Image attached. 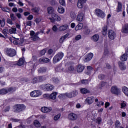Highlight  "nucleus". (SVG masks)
I'll return each mask as SVG.
<instances>
[{
  "label": "nucleus",
  "instance_id": "nucleus-1",
  "mask_svg": "<svg viewBox=\"0 0 128 128\" xmlns=\"http://www.w3.org/2000/svg\"><path fill=\"white\" fill-rule=\"evenodd\" d=\"M16 90V87H10L6 88H2L0 90V94H8V92H14Z\"/></svg>",
  "mask_w": 128,
  "mask_h": 128
},
{
  "label": "nucleus",
  "instance_id": "nucleus-2",
  "mask_svg": "<svg viewBox=\"0 0 128 128\" xmlns=\"http://www.w3.org/2000/svg\"><path fill=\"white\" fill-rule=\"evenodd\" d=\"M64 58V53L62 52H58L56 55H55L53 58V64H56L60 60Z\"/></svg>",
  "mask_w": 128,
  "mask_h": 128
},
{
  "label": "nucleus",
  "instance_id": "nucleus-3",
  "mask_svg": "<svg viewBox=\"0 0 128 128\" xmlns=\"http://www.w3.org/2000/svg\"><path fill=\"white\" fill-rule=\"evenodd\" d=\"M6 52L8 56H14L16 54V51L15 50L12 49V48H6Z\"/></svg>",
  "mask_w": 128,
  "mask_h": 128
},
{
  "label": "nucleus",
  "instance_id": "nucleus-4",
  "mask_svg": "<svg viewBox=\"0 0 128 128\" xmlns=\"http://www.w3.org/2000/svg\"><path fill=\"white\" fill-rule=\"evenodd\" d=\"M41 88L44 90H46L47 92H50L54 90V86L50 84H42L41 86Z\"/></svg>",
  "mask_w": 128,
  "mask_h": 128
},
{
  "label": "nucleus",
  "instance_id": "nucleus-5",
  "mask_svg": "<svg viewBox=\"0 0 128 128\" xmlns=\"http://www.w3.org/2000/svg\"><path fill=\"white\" fill-rule=\"evenodd\" d=\"M56 94L58 93L56 92H54L50 94H44L43 95L44 98H50V100H56Z\"/></svg>",
  "mask_w": 128,
  "mask_h": 128
},
{
  "label": "nucleus",
  "instance_id": "nucleus-6",
  "mask_svg": "<svg viewBox=\"0 0 128 128\" xmlns=\"http://www.w3.org/2000/svg\"><path fill=\"white\" fill-rule=\"evenodd\" d=\"M68 118L71 122H74V120H76L78 118V116L74 113H70L68 116Z\"/></svg>",
  "mask_w": 128,
  "mask_h": 128
},
{
  "label": "nucleus",
  "instance_id": "nucleus-7",
  "mask_svg": "<svg viewBox=\"0 0 128 128\" xmlns=\"http://www.w3.org/2000/svg\"><path fill=\"white\" fill-rule=\"evenodd\" d=\"M95 14L98 18H104L106 17V14L104 11L100 9H96L95 10Z\"/></svg>",
  "mask_w": 128,
  "mask_h": 128
},
{
  "label": "nucleus",
  "instance_id": "nucleus-8",
  "mask_svg": "<svg viewBox=\"0 0 128 128\" xmlns=\"http://www.w3.org/2000/svg\"><path fill=\"white\" fill-rule=\"evenodd\" d=\"M111 92L114 94H116V96H118V94H120V89L118 88L116 86H112L111 88Z\"/></svg>",
  "mask_w": 128,
  "mask_h": 128
},
{
  "label": "nucleus",
  "instance_id": "nucleus-9",
  "mask_svg": "<svg viewBox=\"0 0 128 128\" xmlns=\"http://www.w3.org/2000/svg\"><path fill=\"white\" fill-rule=\"evenodd\" d=\"M16 112H22L26 110V106L24 104H17L15 106Z\"/></svg>",
  "mask_w": 128,
  "mask_h": 128
},
{
  "label": "nucleus",
  "instance_id": "nucleus-10",
  "mask_svg": "<svg viewBox=\"0 0 128 128\" xmlns=\"http://www.w3.org/2000/svg\"><path fill=\"white\" fill-rule=\"evenodd\" d=\"M94 54H92V53H89L84 57L83 60L84 62H90V60L92 58Z\"/></svg>",
  "mask_w": 128,
  "mask_h": 128
},
{
  "label": "nucleus",
  "instance_id": "nucleus-11",
  "mask_svg": "<svg viewBox=\"0 0 128 128\" xmlns=\"http://www.w3.org/2000/svg\"><path fill=\"white\" fill-rule=\"evenodd\" d=\"M30 95L32 98H38V96H42V92L40 90H34L30 92Z\"/></svg>",
  "mask_w": 128,
  "mask_h": 128
},
{
  "label": "nucleus",
  "instance_id": "nucleus-12",
  "mask_svg": "<svg viewBox=\"0 0 128 128\" xmlns=\"http://www.w3.org/2000/svg\"><path fill=\"white\" fill-rule=\"evenodd\" d=\"M68 70H66L67 72H74V66L72 64V62L68 63Z\"/></svg>",
  "mask_w": 128,
  "mask_h": 128
},
{
  "label": "nucleus",
  "instance_id": "nucleus-13",
  "mask_svg": "<svg viewBox=\"0 0 128 128\" xmlns=\"http://www.w3.org/2000/svg\"><path fill=\"white\" fill-rule=\"evenodd\" d=\"M78 92L76 90H74L70 93H68L66 94V96L69 98H74L76 96H78Z\"/></svg>",
  "mask_w": 128,
  "mask_h": 128
},
{
  "label": "nucleus",
  "instance_id": "nucleus-14",
  "mask_svg": "<svg viewBox=\"0 0 128 128\" xmlns=\"http://www.w3.org/2000/svg\"><path fill=\"white\" fill-rule=\"evenodd\" d=\"M108 36L110 40H114L116 38V32L112 30H109L108 32Z\"/></svg>",
  "mask_w": 128,
  "mask_h": 128
},
{
  "label": "nucleus",
  "instance_id": "nucleus-15",
  "mask_svg": "<svg viewBox=\"0 0 128 128\" xmlns=\"http://www.w3.org/2000/svg\"><path fill=\"white\" fill-rule=\"evenodd\" d=\"M94 97L91 96V97H88L85 100H84V103L86 104H92V102H94Z\"/></svg>",
  "mask_w": 128,
  "mask_h": 128
},
{
  "label": "nucleus",
  "instance_id": "nucleus-16",
  "mask_svg": "<svg viewBox=\"0 0 128 128\" xmlns=\"http://www.w3.org/2000/svg\"><path fill=\"white\" fill-rule=\"evenodd\" d=\"M86 0H78L77 6L78 8H82V6L86 4Z\"/></svg>",
  "mask_w": 128,
  "mask_h": 128
},
{
  "label": "nucleus",
  "instance_id": "nucleus-17",
  "mask_svg": "<svg viewBox=\"0 0 128 128\" xmlns=\"http://www.w3.org/2000/svg\"><path fill=\"white\" fill-rule=\"evenodd\" d=\"M76 20L79 22H82V20H84V13L82 12H78Z\"/></svg>",
  "mask_w": 128,
  "mask_h": 128
},
{
  "label": "nucleus",
  "instance_id": "nucleus-18",
  "mask_svg": "<svg viewBox=\"0 0 128 128\" xmlns=\"http://www.w3.org/2000/svg\"><path fill=\"white\" fill-rule=\"evenodd\" d=\"M84 70V66L82 64H78L76 66V72H82Z\"/></svg>",
  "mask_w": 128,
  "mask_h": 128
},
{
  "label": "nucleus",
  "instance_id": "nucleus-19",
  "mask_svg": "<svg viewBox=\"0 0 128 128\" xmlns=\"http://www.w3.org/2000/svg\"><path fill=\"white\" fill-rule=\"evenodd\" d=\"M52 108L50 107H42L41 108V112H42L46 114V112H52Z\"/></svg>",
  "mask_w": 128,
  "mask_h": 128
},
{
  "label": "nucleus",
  "instance_id": "nucleus-20",
  "mask_svg": "<svg viewBox=\"0 0 128 128\" xmlns=\"http://www.w3.org/2000/svg\"><path fill=\"white\" fill-rule=\"evenodd\" d=\"M70 36V34L67 33L66 34L62 36L60 40H59V42L60 44H62L64 40H66V38H68V37Z\"/></svg>",
  "mask_w": 128,
  "mask_h": 128
},
{
  "label": "nucleus",
  "instance_id": "nucleus-21",
  "mask_svg": "<svg viewBox=\"0 0 128 128\" xmlns=\"http://www.w3.org/2000/svg\"><path fill=\"white\" fill-rule=\"evenodd\" d=\"M52 18L55 20H56V22H60V20H62L60 17L56 14H53L52 16Z\"/></svg>",
  "mask_w": 128,
  "mask_h": 128
},
{
  "label": "nucleus",
  "instance_id": "nucleus-22",
  "mask_svg": "<svg viewBox=\"0 0 128 128\" xmlns=\"http://www.w3.org/2000/svg\"><path fill=\"white\" fill-rule=\"evenodd\" d=\"M68 24H64L59 27L60 32H64L66 30H68Z\"/></svg>",
  "mask_w": 128,
  "mask_h": 128
},
{
  "label": "nucleus",
  "instance_id": "nucleus-23",
  "mask_svg": "<svg viewBox=\"0 0 128 128\" xmlns=\"http://www.w3.org/2000/svg\"><path fill=\"white\" fill-rule=\"evenodd\" d=\"M48 69L46 67H41L38 69V74H44L46 72Z\"/></svg>",
  "mask_w": 128,
  "mask_h": 128
},
{
  "label": "nucleus",
  "instance_id": "nucleus-24",
  "mask_svg": "<svg viewBox=\"0 0 128 128\" xmlns=\"http://www.w3.org/2000/svg\"><path fill=\"white\" fill-rule=\"evenodd\" d=\"M119 67L121 70H126V66L124 65V62H119Z\"/></svg>",
  "mask_w": 128,
  "mask_h": 128
},
{
  "label": "nucleus",
  "instance_id": "nucleus-25",
  "mask_svg": "<svg viewBox=\"0 0 128 128\" xmlns=\"http://www.w3.org/2000/svg\"><path fill=\"white\" fill-rule=\"evenodd\" d=\"M38 78V82H42L46 80V76H38L37 77Z\"/></svg>",
  "mask_w": 128,
  "mask_h": 128
},
{
  "label": "nucleus",
  "instance_id": "nucleus-26",
  "mask_svg": "<svg viewBox=\"0 0 128 128\" xmlns=\"http://www.w3.org/2000/svg\"><path fill=\"white\" fill-rule=\"evenodd\" d=\"M50 59L48 58H40L39 59V62H45V63H48L50 62Z\"/></svg>",
  "mask_w": 128,
  "mask_h": 128
},
{
  "label": "nucleus",
  "instance_id": "nucleus-27",
  "mask_svg": "<svg viewBox=\"0 0 128 128\" xmlns=\"http://www.w3.org/2000/svg\"><path fill=\"white\" fill-rule=\"evenodd\" d=\"M54 9L52 6H49L47 8V12L49 14H54Z\"/></svg>",
  "mask_w": 128,
  "mask_h": 128
},
{
  "label": "nucleus",
  "instance_id": "nucleus-28",
  "mask_svg": "<svg viewBox=\"0 0 128 128\" xmlns=\"http://www.w3.org/2000/svg\"><path fill=\"white\" fill-rule=\"evenodd\" d=\"M120 60L122 62H126L128 60V55L126 53L123 54L120 58Z\"/></svg>",
  "mask_w": 128,
  "mask_h": 128
},
{
  "label": "nucleus",
  "instance_id": "nucleus-29",
  "mask_svg": "<svg viewBox=\"0 0 128 128\" xmlns=\"http://www.w3.org/2000/svg\"><path fill=\"white\" fill-rule=\"evenodd\" d=\"M122 32L124 34H128V24H125L124 26L122 28Z\"/></svg>",
  "mask_w": 128,
  "mask_h": 128
},
{
  "label": "nucleus",
  "instance_id": "nucleus-30",
  "mask_svg": "<svg viewBox=\"0 0 128 128\" xmlns=\"http://www.w3.org/2000/svg\"><path fill=\"white\" fill-rule=\"evenodd\" d=\"M80 92L83 94H90V90H88V89L86 88L80 89Z\"/></svg>",
  "mask_w": 128,
  "mask_h": 128
},
{
  "label": "nucleus",
  "instance_id": "nucleus-31",
  "mask_svg": "<svg viewBox=\"0 0 128 128\" xmlns=\"http://www.w3.org/2000/svg\"><path fill=\"white\" fill-rule=\"evenodd\" d=\"M82 28H84V24L82 23H80L75 28V30H82Z\"/></svg>",
  "mask_w": 128,
  "mask_h": 128
},
{
  "label": "nucleus",
  "instance_id": "nucleus-32",
  "mask_svg": "<svg viewBox=\"0 0 128 128\" xmlns=\"http://www.w3.org/2000/svg\"><path fill=\"white\" fill-rule=\"evenodd\" d=\"M102 34L103 36H106L108 34V26H104L102 28Z\"/></svg>",
  "mask_w": 128,
  "mask_h": 128
},
{
  "label": "nucleus",
  "instance_id": "nucleus-33",
  "mask_svg": "<svg viewBox=\"0 0 128 128\" xmlns=\"http://www.w3.org/2000/svg\"><path fill=\"white\" fill-rule=\"evenodd\" d=\"M122 2H118V6L117 8L118 12H122Z\"/></svg>",
  "mask_w": 128,
  "mask_h": 128
},
{
  "label": "nucleus",
  "instance_id": "nucleus-34",
  "mask_svg": "<svg viewBox=\"0 0 128 128\" xmlns=\"http://www.w3.org/2000/svg\"><path fill=\"white\" fill-rule=\"evenodd\" d=\"M24 62V60L22 58H20L17 62V65L20 66H22Z\"/></svg>",
  "mask_w": 128,
  "mask_h": 128
},
{
  "label": "nucleus",
  "instance_id": "nucleus-35",
  "mask_svg": "<svg viewBox=\"0 0 128 128\" xmlns=\"http://www.w3.org/2000/svg\"><path fill=\"white\" fill-rule=\"evenodd\" d=\"M30 38L31 40H33L34 42H36V40H40V37L34 35V36H32Z\"/></svg>",
  "mask_w": 128,
  "mask_h": 128
},
{
  "label": "nucleus",
  "instance_id": "nucleus-36",
  "mask_svg": "<svg viewBox=\"0 0 128 128\" xmlns=\"http://www.w3.org/2000/svg\"><path fill=\"white\" fill-rule=\"evenodd\" d=\"M58 12L59 14H64V7L60 6L58 8Z\"/></svg>",
  "mask_w": 128,
  "mask_h": 128
},
{
  "label": "nucleus",
  "instance_id": "nucleus-37",
  "mask_svg": "<svg viewBox=\"0 0 128 128\" xmlns=\"http://www.w3.org/2000/svg\"><path fill=\"white\" fill-rule=\"evenodd\" d=\"M98 38H100V36L98 34L94 35L92 37V40H94V42H98Z\"/></svg>",
  "mask_w": 128,
  "mask_h": 128
},
{
  "label": "nucleus",
  "instance_id": "nucleus-38",
  "mask_svg": "<svg viewBox=\"0 0 128 128\" xmlns=\"http://www.w3.org/2000/svg\"><path fill=\"white\" fill-rule=\"evenodd\" d=\"M122 90L124 94H126V96H128V88L127 87L124 86L122 88Z\"/></svg>",
  "mask_w": 128,
  "mask_h": 128
},
{
  "label": "nucleus",
  "instance_id": "nucleus-39",
  "mask_svg": "<svg viewBox=\"0 0 128 128\" xmlns=\"http://www.w3.org/2000/svg\"><path fill=\"white\" fill-rule=\"evenodd\" d=\"M38 82H39L38 77H34L32 79L31 83L33 84H38Z\"/></svg>",
  "mask_w": 128,
  "mask_h": 128
},
{
  "label": "nucleus",
  "instance_id": "nucleus-40",
  "mask_svg": "<svg viewBox=\"0 0 128 128\" xmlns=\"http://www.w3.org/2000/svg\"><path fill=\"white\" fill-rule=\"evenodd\" d=\"M8 32L10 34H16V28H11L8 30Z\"/></svg>",
  "mask_w": 128,
  "mask_h": 128
},
{
  "label": "nucleus",
  "instance_id": "nucleus-41",
  "mask_svg": "<svg viewBox=\"0 0 128 128\" xmlns=\"http://www.w3.org/2000/svg\"><path fill=\"white\" fill-rule=\"evenodd\" d=\"M31 10L32 12H34L35 14H38V12H40V8L35 7L34 8H32Z\"/></svg>",
  "mask_w": 128,
  "mask_h": 128
},
{
  "label": "nucleus",
  "instance_id": "nucleus-42",
  "mask_svg": "<svg viewBox=\"0 0 128 128\" xmlns=\"http://www.w3.org/2000/svg\"><path fill=\"white\" fill-rule=\"evenodd\" d=\"M83 32L84 34H85L86 36H88V34H90V30L88 28H86L84 29Z\"/></svg>",
  "mask_w": 128,
  "mask_h": 128
},
{
  "label": "nucleus",
  "instance_id": "nucleus-43",
  "mask_svg": "<svg viewBox=\"0 0 128 128\" xmlns=\"http://www.w3.org/2000/svg\"><path fill=\"white\" fill-rule=\"evenodd\" d=\"M87 70H88V72H86V74H90V72H92V70H94V68H92V67L90 66H87Z\"/></svg>",
  "mask_w": 128,
  "mask_h": 128
},
{
  "label": "nucleus",
  "instance_id": "nucleus-44",
  "mask_svg": "<svg viewBox=\"0 0 128 128\" xmlns=\"http://www.w3.org/2000/svg\"><path fill=\"white\" fill-rule=\"evenodd\" d=\"M8 32H9V31H8V28H4L2 31V33L4 34L5 36H8Z\"/></svg>",
  "mask_w": 128,
  "mask_h": 128
},
{
  "label": "nucleus",
  "instance_id": "nucleus-45",
  "mask_svg": "<svg viewBox=\"0 0 128 128\" xmlns=\"http://www.w3.org/2000/svg\"><path fill=\"white\" fill-rule=\"evenodd\" d=\"M10 18L13 22H14V20H16V16H14V14L11 13L10 14Z\"/></svg>",
  "mask_w": 128,
  "mask_h": 128
},
{
  "label": "nucleus",
  "instance_id": "nucleus-46",
  "mask_svg": "<svg viewBox=\"0 0 128 128\" xmlns=\"http://www.w3.org/2000/svg\"><path fill=\"white\" fill-rule=\"evenodd\" d=\"M34 124L36 128H40V123L38 120H34Z\"/></svg>",
  "mask_w": 128,
  "mask_h": 128
},
{
  "label": "nucleus",
  "instance_id": "nucleus-47",
  "mask_svg": "<svg viewBox=\"0 0 128 128\" xmlns=\"http://www.w3.org/2000/svg\"><path fill=\"white\" fill-rule=\"evenodd\" d=\"M2 10L3 12H10V8L8 7H2Z\"/></svg>",
  "mask_w": 128,
  "mask_h": 128
},
{
  "label": "nucleus",
  "instance_id": "nucleus-48",
  "mask_svg": "<svg viewBox=\"0 0 128 128\" xmlns=\"http://www.w3.org/2000/svg\"><path fill=\"white\" fill-rule=\"evenodd\" d=\"M120 126V122L118 120H116L115 122V128H119Z\"/></svg>",
  "mask_w": 128,
  "mask_h": 128
},
{
  "label": "nucleus",
  "instance_id": "nucleus-49",
  "mask_svg": "<svg viewBox=\"0 0 128 128\" xmlns=\"http://www.w3.org/2000/svg\"><path fill=\"white\" fill-rule=\"evenodd\" d=\"M52 80L54 84H58L60 82V80L58 78H53Z\"/></svg>",
  "mask_w": 128,
  "mask_h": 128
},
{
  "label": "nucleus",
  "instance_id": "nucleus-50",
  "mask_svg": "<svg viewBox=\"0 0 128 128\" xmlns=\"http://www.w3.org/2000/svg\"><path fill=\"white\" fill-rule=\"evenodd\" d=\"M97 106H104V103L102 101L98 102L96 103Z\"/></svg>",
  "mask_w": 128,
  "mask_h": 128
},
{
  "label": "nucleus",
  "instance_id": "nucleus-51",
  "mask_svg": "<svg viewBox=\"0 0 128 128\" xmlns=\"http://www.w3.org/2000/svg\"><path fill=\"white\" fill-rule=\"evenodd\" d=\"M88 82H89L88 80H82L81 81V84H88Z\"/></svg>",
  "mask_w": 128,
  "mask_h": 128
},
{
  "label": "nucleus",
  "instance_id": "nucleus-52",
  "mask_svg": "<svg viewBox=\"0 0 128 128\" xmlns=\"http://www.w3.org/2000/svg\"><path fill=\"white\" fill-rule=\"evenodd\" d=\"M59 2L62 6H66V1L64 0H60Z\"/></svg>",
  "mask_w": 128,
  "mask_h": 128
},
{
  "label": "nucleus",
  "instance_id": "nucleus-53",
  "mask_svg": "<svg viewBox=\"0 0 128 128\" xmlns=\"http://www.w3.org/2000/svg\"><path fill=\"white\" fill-rule=\"evenodd\" d=\"M70 16L72 18V20H74V18H76V15L74 12H71L70 14Z\"/></svg>",
  "mask_w": 128,
  "mask_h": 128
},
{
  "label": "nucleus",
  "instance_id": "nucleus-54",
  "mask_svg": "<svg viewBox=\"0 0 128 128\" xmlns=\"http://www.w3.org/2000/svg\"><path fill=\"white\" fill-rule=\"evenodd\" d=\"M96 124H102V118H98L96 119Z\"/></svg>",
  "mask_w": 128,
  "mask_h": 128
},
{
  "label": "nucleus",
  "instance_id": "nucleus-55",
  "mask_svg": "<svg viewBox=\"0 0 128 128\" xmlns=\"http://www.w3.org/2000/svg\"><path fill=\"white\" fill-rule=\"evenodd\" d=\"M24 40L23 38H20V40L18 46H24Z\"/></svg>",
  "mask_w": 128,
  "mask_h": 128
},
{
  "label": "nucleus",
  "instance_id": "nucleus-56",
  "mask_svg": "<svg viewBox=\"0 0 128 128\" xmlns=\"http://www.w3.org/2000/svg\"><path fill=\"white\" fill-rule=\"evenodd\" d=\"M19 42L20 38H16L15 40H14L13 44H14L18 45L19 44Z\"/></svg>",
  "mask_w": 128,
  "mask_h": 128
},
{
  "label": "nucleus",
  "instance_id": "nucleus-57",
  "mask_svg": "<svg viewBox=\"0 0 128 128\" xmlns=\"http://www.w3.org/2000/svg\"><path fill=\"white\" fill-rule=\"evenodd\" d=\"M56 4H58V2L54 0H52L51 1H50V4H51L52 6H56Z\"/></svg>",
  "mask_w": 128,
  "mask_h": 128
},
{
  "label": "nucleus",
  "instance_id": "nucleus-58",
  "mask_svg": "<svg viewBox=\"0 0 128 128\" xmlns=\"http://www.w3.org/2000/svg\"><path fill=\"white\" fill-rule=\"evenodd\" d=\"M104 78H105L104 75L102 74H100L98 76V78H99V80H104Z\"/></svg>",
  "mask_w": 128,
  "mask_h": 128
},
{
  "label": "nucleus",
  "instance_id": "nucleus-59",
  "mask_svg": "<svg viewBox=\"0 0 128 128\" xmlns=\"http://www.w3.org/2000/svg\"><path fill=\"white\" fill-rule=\"evenodd\" d=\"M60 118V114H58L54 116V120H58Z\"/></svg>",
  "mask_w": 128,
  "mask_h": 128
},
{
  "label": "nucleus",
  "instance_id": "nucleus-60",
  "mask_svg": "<svg viewBox=\"0 0 128 128\" xmlns=\"http://www.w3.org/2000/svg\"><path fill=\"white\" fill-rule=\"evenodd\" d=\"M66 94H68V93H66V94H60V96H59V98H64L66 96Z\"/></svg>",
  "mask_w": 128,
  "mask_h": 128
},
{
  "label": "nucleus",
  "instance_id": "nucleus-61",
  "mask_svg": "<svg viewBox=\"0 0 128 128\" xmlns=\"http://www.w3.org/2000/svg\"><path fill=\"white\" fill-rule=\"evenodd\" d=\"M82 38V36L80 34H78L75 37V40H80Z\"/></svg>",
  "mask_w": 128,
  "mask_h": 128
},
{
  "label": "nucleus",
  "instance_id": "nucleus-62",
  "mask_svg": "<svg viewBox=\"0 0 128 128\" xmlns=\"http://www.w3.org/2000/svg\"><path fill=\"white\" fill-rule=\"evenodd\" d=\"M7 22L8 24H14V22H12V19L8 18Z\"/></svg>",
  "mask_w": 128,
  "mask_h": 128
},
{
  "label": "nucleus",
  "instance_id": "nucleus-63",
  "mask_svg": "<svg viewBox=\"0 0 128 128\" xmlns=\"http://www.w3.org/2000/svg\"><path fill=\"white\" fill-rule=\"evenodd\" d=\"M52 30L53 32H58V27L54 25L52 28Z\"/></svg>",
  "mask_w": 128,
  "mask_h": 128
},
{
  "label": "nucleus",
  "instance_id": "nucleus-64",
  "mask_svg": "<svg viewBox=\"0 0 128 128\" xmlns=\"http://www.w3.org/2000/svg\"><path fill=\"white\" fill-rule=\"evenodd\" d=\"M40 54L41 56H44L46 54V50L44 49L40 52Z\"/></svg>",
  "mask_w": 128,
  "mask_h": 128
}]
</instances>
